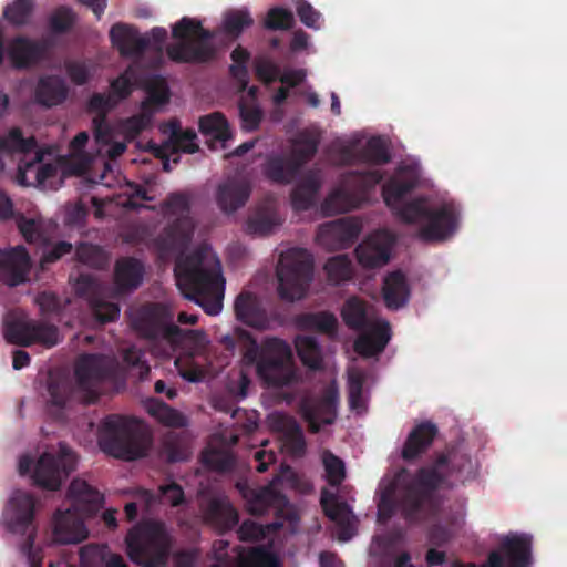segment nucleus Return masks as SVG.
<instances>
[{
  "label": "nucleus",
  "mask_w": 567,
  "mask_h": 567,
  "mask_svg": "<svg viewBox=\"0 0 567 567\" xmlns=\"http://www.w3.org/2000/svg\"><path fill=\"white\" fill-rule=\"evenodd\" d=\"M419 178L417 164L400 167L383 188L384 202L402 220L414 225L422 239L445 240L458 225L456 206L437 195L405 202L406 194L416 186Z\"/></svg>",
  "instance_id": "nucleus-1"
},
{
  "label": "nucleus",
  "mask_w": 567,
  "mask_h": 567,
  "mask_svg": "<svg viewBox=\"0 0 567 567\" xmlns=\"http://www.w3.org/2000/svg\"><path fill=\"white\" fill-rule=\"evenodd\" d=\"M177 286L187 299L195 301L208 315L223 309L224 280L220 264L210 248H202L178 257L175 267Z\"/></svg>",
  "instance_id": "nucleus-2"
},
{
  "label": "nucleus",
  "mask_w": 567,
  "mask_h": 567,
  "mask_svg": "<svg viewBox=\"0 0 567 567\" xmlns=\"http://www.w3.org/2000/svg\"><path fill=\"white\" fill-rule=\"evenodd\" d=\"M449 463L454 465L456 457L439 458L432 467L423 470L413 482L405 471L386 474L381 480L378 491V520L385 522L399 507L409 516L410 509L417 505L420 494L443 484Z\"/></svg>",
  "instance_id": "nucleus-3"
},
{
  "label": "nucleus",
  "mask_w": 567,
  "mask_h": 567,
  "mask_svg": "<svg viewBox=\"0 0 567 567\" xmlns=\"http://www.w3.org/2000/svg\"><path fill=\"white\" fill-rule=\"evenodd\" d=\"M243 347L245 364H255L259 379L268 386L284 388L299 379L290 346L277 338L265 340L258 346L249 334L236 330Z\"/></svg>",
  "instance_id": "nucleus-4"
},
{
  "label": "nucleus",
  "mask_w": 567,
  "mask_h": 567,
  "mask_svg": "<svg viewBox=\"0 0 567 567\" xmlns=\"http://www.w3.org/2000/svg\"><path fill=\"white\" fill-rule=\"evenodd\" d=\"M92 130V138L87 132H80L69 145V169L78 175L86 172L97 159L115 158L126 150L125 142L115 140V131L103 118H93Z\"/></svg>",
  "instance_id": "nucleus-5"
},
{
  "label": "nucleus",
  "mask_w": 567,
  "mask_h": 567,
  "mask_svg": "<svg viewBox=\"0 0 567 567\" xmlns=\"http://www.w3.org/2000/svg\"><path fill=\"white\" fill-rule=\"evenodd\" d=\"M76 457L64 444L50 447L34 463L23 455L18 463L20 475L30 474L34 483L47 489H58L70 472L75 468Z\"/></svg>",
  "instance_id": "nucleus-6"
},
{
  "label": "nucleus",
  "mask_w": 567,
  "mask_h": 567,
  "mask_svg": "<svg viewBox=\"0 0 567 567\" xmlns=\"http://www.w3.org/2000/svg\"><path fill=\"white\" fill-rule=\"evenodd\" d=\"M173 315L164 307L153 306L134 318L135 328L148 338H159L171 347L184 344L194 351H199L207 343V337L202 330L182 331L172 324Z\"/></svg>",
  "instance_id": "nucleus-7"
},
{
  "label": "nucleus",
  "mask_w": 567,
  "mask_h": 567,
  "mask_svg": "<svg viewBox=\"0 0 567 567\" xmlns=\"http://www.w3.org/2000/svg\"><path fill=\"white\" fill-rule=\"evenodd\" d=\"M313 277L311 255L301 248H290L281 252L277 267L278 293L286 301L302 299Z\"/></svg>",
  "instance_id": "nucleus-8"
},
{
  "label": "nucleus",
  "mask_w": 567,
  "mask_h": 567,
  "mask_svg": "<svg viewBox=\"0 0 567 567\" xmlns=\"http://www.w3.org/2000/svg\"><path fill=\"white\" fill-rule=\"evenodd\" d=\"M126 544L133 561L153 567L164 561L168 549V536L161 523L145 522L128 533Z\"/></svg>",
  "instance_id": "nucleus-9"
},
{
  "label": "nucleus",
  "mask_w": 567,
  "mask_h": 567,
  "mask_svg": "<svg viewBox=\"0 0 567 567\" xmlns=\"http://www.w3.org/2000/svg\"><path fill=\"white\" fill-rule=\"evenodd\" d=\"M146 96L141 103L140 113L120 121L115 127V140L127 142L146 130L153 116L163 111L169 101V93L164 79L152 76L145 82Z\"/></svg>",
  "instance_id": "nucleus-10"
},
{
  "label": "nucleus",
  "mask_w": 567,
  "mask_h": 567,
  "mask_svg": "<svg viewBox=\"0 0 567 567\" xmlns=\"http://www.w3.org/2000/svg\"><path fill=\"white\" fill-rule=\"evenodd\" d=\"M174 43L167 52L175 61H204L210 58L215 48L213 38L204 31L198 21L183 18L173 29Z\"/></svg>",
  "instance_id": "nucleus-11"
},
{
  "label": "nucleus",
  "mask_w": 567,
  "mask_h": 567,
  "mask_svg": "<svg viewBox=\"0 0 567 567\" xmlns=\"http://www.w3.org/2000/svg\"><path fill=\"white\" fill-rule=\"evenodd\" d=\"M381 176L372 171L365 176L351 175L336 186L321 206L324 215L349 212L359 207L365 200V193L379 183Z\"/></svg>",
  "instance_id": "nucleus-12"
},
{
  "label": "nucleus",
  "mask_w": 567,
  "mask_h": 567,
  "mask_svg": "<svg viewBox=\"0 0 567 567\" xmlns=\"http://www.w3.org/2000/svg\"><path fill=\"white\" fill-rule=\"evenodd\" d=\"M99 444L105 453L118 458L135 460L146 454V445L131 437L128 420L122 415H110L103 420Z\"/></svg>",
  "instance_id": "nucleus-13"
},
{
  "label": "nucleus",
  "mask_w": 567,
  "mask_h": 567,
  "mask_svg": "<svg viewBox=\"0 0 567 567\" xmlns=\"http://www.w3.org/2000/svg\"><path fill=\"white\" fill-rule=\"evenodd\" d=\"M163 213L171 225L162 249H183L192 240L196 231V226L189 212L188 198L183 194L169 196L163 207Z\"/></svg>",
  "instance_id": "nucleus-14"
},
{
  "label": "nucleus",
  "mask_w": 567,
  "mask_h": 567,
  "mask_svg": "<svg viewBox=\"0 0 567 567\" xmlns=\"http://www.w3.org/2000/svg\"><path fill=\"white\" fill-rule=\"evenodd\" d=\"M3 333L8 342L20 346L39 342L45 347H53L60 341L59 332L54 327L38 326L23 317L8 318Z\"/></svg>",
  "instance_id": "nucleus-15"
},
{
  "label": "nucleus",
  "mask_w": 567,
  "mask_h": 567,
  "mask_svg": "<svg viewBox=\"0 0 567 567\" xmlns=\"http://www.w3.org/2000/svg\"><path fill=\"white\" fill-rule=\"evenodd\" d=\"M87 515L70 506L58 509L52 518V535L56 543L76 544L89 536L84 523Z\"/></svg>",
  "instance_id": "nucleus-16"
},
{
  "label": "nucleus",
  "mask_w": 567,
  "mask_h": 567,
  "mask_svg": "<svg viewBox=\"0 0 567 567\" xmlns=\"http://www.w3.org/2000/svg\"><path fill=\"white\" fill-rule=\"evenodd\" d=\"M317 150V137L306 135L295 142L292 158L285 161L276 157L269 159L266 174L276 182H289L296 172V165L315 154Z\"/></svg>",
  "instance_id": "nucleus-17"
},
{
  "label": "nucleus",
  "mask_w": 567,
  "mask_h": 567,
  "mask_svg": "<svg viewBox=\"0 0 567 567\" xmlns=\"http://www.w3.org/2000/svg\"><path fill=\"white\" fill-rule=\"evenodd\" d=\"M394 237L386 230L375 231L357 248V258L363 268H378L390 260Z\"/></svg>",
  "instance_id": "nucleus-18"
},
{
  "label": "nucleus",
  "mask_w": 567,
  "mask_h": 567,
  "mask_svg": "<svg viewBox=\"0 0 567 567\" xmlns=\"http://www.w3.org/2000/svg\"><path fill=\"white\" fill-rule=\"evenodd\" d=\"M293 477L295 475L290 468H285L280 476L267 487L255 491L247 486L238 485V488L247 501L249 512L252 514H262L269 506L280 507L286 504L285 499L276 493V485L278 483L292 485Z\"/></svg>",
  "instance_id": "nucleus-19"
},
{
  "label": "nucleus",
  "mask_w": 567,
  "mask_h": 567,
  "mask_svg": "<svg viewBox=\"0 0 567 567\" xmlns=\"http://www.w3.org/2000/svg\"><path fill=\"white\" fill-rule=\"evenodd\" d=\"M147 150L152 151L155 156L164 159V169H168V159L172 158L174 163L177 162L176 154L195 153L198 150L196 142V134L190 131H182L179 125L172 123L169 125V140L162 145L148 143Z\"/></svg>",
  "instance_id": "nucleus-20"
},
{
  "label": "nucleus",
  "mask_w": 567,
  "mask_h": 567,
  "mask_svg": "<svg viewBox=\"0 0 567 567\" xmlns=\"http://www.w3.org/2000/svg\"><path fill=\"white\" fill-rule=\"evenodd\" d=\"M33 497L22 491H14L3 512V524L12 533H25L34 512Z\"/></svg>",
  "instance_id": "nucleus-21"
},
{
  "label": "nucleus",
  "mask_w": 567,
  "mask_h": 567,
  "mask_svg": "<svg viewBox=\"0 0 567 567\" xmlns=\"http://www.w3.org/2000/svg\"><path fill=\"white\" fill-rule=\"evenodd\" d=\"M31 268L29 255L23 247L0 250V281L17 286L28 279Z\"/></svg>",
  "instance_id": "nucleus-22"
},
{
  "label": "nucleus",
  "mask_w": 567,
  "mask_h": 567,
  "mask_svg": "<svg viewBox=\"0 0 567 567\" xmlns=\"http://www.w3.org/2000/svg\"><path fill=\"white\" fill-rule=\"evenodd\" d=\"M321 504L327 516L337 525L339 540L348 542L357 529V518L350 507L339 503L328 491L322 492Z\"/></svg>",
  "instance_id": "nucleus-23"
},
{
  "label": "nucleus",
  "mask_w": 567,
  "mask_h": 567,
  "mask_svg": "<svg viewBox=\"0 0 567 567\" xmlns=\"http://www.w3.org/2000/svg\"><path fill=\"white\" fill-rule=\"evenodd\" d=\"M390 338V327L386 321H372L357 339L354 350L362 357H373L383 351Z\"/></svg>",
  "instance_id": "nucleus-24"
},
{
  "label": "nucleus",
  "mask_w": 567,
  "mask_h": 567,
  "mask_svg": "<svg viewBox=\"0 0 567 567\" xmlns=\"http://www.w3.org/2000/svg\"><path fill=\"white\" fill-rule=\"evenodd\" d=\"M359 233L357 225L353 223L340 219L321 225L317 241L320 246L327 249H341L344 248Z\"/></svg>",
  "instance_id": "nucleus-25"
},
{
  "label": "nucleus",
  "mask_w": 567,
  "mask_h": 567,
  "mask_svg": "<svg viewBox=\"0 0 567 567\" xmlns=\"http://www.w3.org/2000/svg\"><path fill=\"white\" fill-rule=\"evenodd\" d=\"M68 502L70 507L89 516L101 506L103 496L86 481L76 478L69 487Z\"/></svg>",
  "instance_id": "nucleus-26"
},
{
  "label": "nucleus",
  "mask_w": 567,
  "mask_h": 567,
  "mask_svg": "<svg viewBox=\"0 0 567 567\" xmlns=\"http://www.w3.org/2000/svg\"><path fill=\"white\" fill-rule=\"evenodd\" d=\"M42 172L40 178V188L56 189L66 176L78 175L69 169V159L66 156H55L51 150L45 151V159L42 163Z\"/></svg>",
  "instance_id": "nucleus-27"
},
{
  "label": "nucleus",
  "mask_w": 567,
  "mask_h": 567,
  "mask_svg": "<svg viewBox=\"0 0 567 567\" xmlns=\"http://www.w3.org/2000/svg\"><path fill=\"white\" fill-rule=\"evenodd\" d=\"M104 358L89 354L79 359L75 368V378L81 390L95 394V385L102 379L105 369Z\"/></svg>",
  "instance_id": "nucleus-28"
},
{
  "label": "nucleus",
  "mask_w": 567,
  "mask_h": 567,
  "mask_svg": "<svg viewBox=\"0 0 567 567\" xmlns=\"http://www.w3.org/2000/svg\"><path fill=\"white\" fill-rule=\"evenodd\" d=\"M112 44L122 55L133 56L146 48L148 41L145 40L132 27L117 23L110 30Z\"/></svg>",
  "instance_id": "nucleus-29"
},
{
  "label": "nucleus",
  "mask_w": 567,
  "mask_h": 567,
  "mask_svg": "<svg viewBox=\"0 0 567 567\" xmlns=\"http://www.w3.org/2000/svg\"><path fill=\"white\" fill-rule=\"evenodd\" d=\"M530 545L532 540L527 535H508L502 540L501 551L511 567H528L532 563Z\"/></svg>",
  "instance_id": "nucleus-30"
},
{
  "label": "nucleus",
  "mask_w": 567,
  "mask_h": 567,
  "mask_svg": "<svg viewBox=\"0 0 567 567\" xmlns=\"http://www.w3.org/2000/svg\"><path fill=\"white\" fill-rule=\"evenodd\" d=\"M235 311L237 318L244 323L264 329L268 319L256 296L245 292L237 297L235 301Z\"/></svg>",
  "instance_id": "nucleus-31"
},
{
  "label": "nucleus",
  "mask_w": 567,
  "mask_h": 567,
  "mask_svg": "<svg viewBox=\"0 0 567 567\" xmlns=\"http://www.w3.org/2000/svg\"><path fill=\"white\" fill-rule=\"evenodd\" d=\"M337 391L331 388L328 398L313 406L311 403H305L302 406L303 414L309 422L312 431L320 430L321 424H330L336 417Z\"/></svg>",
  "instance_id": "nucleus-32"
},
{
  "label": "nucleus",
  "mask_w": 567,
  "mask_h": 567,
  "mask_svg": "<svg viewBox=\"0 0 567 567\" xmlns=\"http://www.w3.org/2000/svg\"><path fill=\"white\" fill-rule=\"evenodd\" d=\"M68 96V87L59 76H43L35 90L37 101L48 107L61 104Z\"/></svg>",
  "instance_id": "nucleus-33"
},
{
  "label": "nucleus",
  "mask_w": 567,
  "mask_h": 567,
  "mask_svg": "<svg viewBox=\"0 0 567 567\" xmlns=\"http://www.w3.org/2000/svg\"><path fill=\"white\" fill-rule=\"evenodd\" d=\"M248 195L249 189L245 183L229 181L219 186L217 203L224 212L231 213L245 204Z\"/></svg>",
  "instance_id": "nucleus-34"
},
{
  "label": "nucleus",
  "mask_w": 567,
  "mask_h": 567,
  "mask_svg": "<svg viewBox=\"0 0 567 567\" xmlns=\"http://www.w3.org/2000/svg\"><path fill=\"white\" fill-rule=\"evenodd\" d=\"M143 279V266L135 259L117 261L115 269V285L120 292L136 288Z\"/></svg>",
  "instance_id": "nucleus-35"
},
{
  "label": "nucleus",
  "mask_w": 567,
  "mask_h": 567,
  "mask_svg": "<svg viewBox=\"0 0 567 567\" xmlns=\"http://www.w3.org/2000/svg\"><path fill=\"white\" fill-rule=\"evenodd\" d=\"M383 298L391 309H398L408 302L409 287L403 274L395 271L384 279Z\"/></svg>",
  "instance_id": "nucleus-36"
},
{
  "label": "nucleus",
  "mask_w": 567,
  "mask_h": 567,
  "mask_svg": "<svg viewBox=\"0 0 567 567\" xmlns=\"http://www.w3.org/2000/svg\"><path fill=\"white\" fill-rule=\"evenodd\" d=\"M435 427L432 424H420L409 435L402 450L404 460H413L422 453L433 441Z\"/></svg>",
  "instance_id": "nucleus-37"
},
{
  "label": "nucleus",
  "mask_w": 567,
  "mask_h": 567,
  "mask_svg": "<svg viewBox=\"0 0 567 567\" xmlns=\"http://www.w3.org/2000/svg\"><path fill=\"white\" fill-rule=\"evenodd\" d=\"M28 155L21 159L18 167L17 181L22 186L40 187V178L42 172V163L45 159V151H37L32 158L28 159Z\"/></svg>",
  "instance_id": "nucleus-38"
},
{
  "label": "nucleus",
  "mask_w": 567,
  "mask_h": 567,
  "mask_svg": "<svg viewBox=\"0 0 567 567\" xmlns=\"http://www.w3.org/2000/svg\"><path fill=\"white\" fill-rule=\"evenodd\" d=\"M199 127L205 136L214 143H220L221 146H224L225 142L231 137L228 123L219 113L202 117L199 121Z\"/></svg>",
  "instance_id": "nucleus-39"
},
{
  "label": "nucleus",
  "mask_w": 567,
  "mask_h": 567,
  "mask_svg": "<svg viewBox=\"0 0 567 567\" xmlns=\"http://www.w3.org/2000/svg\"><path fill=\"white\" fill-rule=\"evenodd\" d=\"M255 96L256 87L251 86L240 97L239 115L245 131L256 130L261 121V111L255 103Z\"/></svg>",
  "instance_id": "nucleus-40"
},
{
  "label": "nucleus",
  "mask_w": 567,
  "mask_h": 567,
  "mask_svg": "<svg viewBox=\"0 0 567 567\" xmlns=\"http://www.w3.org/2000/svg\"><path fill=\"white\" fill-rule=\"evenodd\" d=\"M320 186V178L315 175L305 176L292 194V206L296 210H306L313 203L315 195Z\"/></svg>",
  "instance_id": "nucleus-41"
},
{
  "label": "nucleus",
  "mask_w": 567,
  "mask_h": 567,
  "mask_svg": "<svg viewBox=\"0 0 567 567\" xmlns=\"http://www.w3.org/2000/svg\"><path fill=\"white\" fill-rule=\"evenodd\" d=\"M146 411L155 417L158 422L171 426L182 427L187 424V419L181 412L169 408L168 405L156 401L150 400L145 403Z\"/></svg>",
  "instance_id": "nucleus-42"
},
{
  "label": "nucleus",
  "mask_w": 567,
  "mask_h": 567,
  "mask_svg": "<svg viewBox=\"0 0 567 567\" xmlns=\"http://www.w3.org/2000/svg\"><path fill=\"white\" fill-rule=\"evenodd\" d=\"M207 518L220 529H227L237 524V514L227 499L213 501Z\"/></svg>",
  "instance_id": "nucleus-43"
},
{
  "label": "nucleus",
  "mask_w": 567,
  "mask_h": 567,
  "mask_svg": "<svg viewBox=\"0 0 567 567\" xmlns=\"http://www.w3.org/2000/svg\"><path fill=\"white\" fill-rule=\"evenodd\" d=\"M365 381V374L355 369L351 368L348 373V389H349V403L352 411L362 413L365 411V398L363 394V383Z\"/></svg>",
  "instance_id": "nucleus-44"
},
{
  "label": "nucleus",
  "mask_w": 567,
  "mask_h": 567,
  "mask_svg": "<svg viewBox=\"0 0 567 567\" xmlns=\"http://www.w3.org/2000/svg\"><path fill=\"white\" fill-rule=\"evenodd\" d=\"M238 559V567H281L274 554L260 548H245Z\"/></svg>",
  "instance_id": "nucleus-45"
},
{
  "label": "nucleus",
  "mask_w": 567,
  "mask_h": 567,
  "mask_svg": "<svg viewBox=\"0 0 567 567\" xmlns=\"http://www.w3.org/2000/svg\"><path fill=\"white\" fill-rule=\"evenodd\" d=\"M18 227L22 236L29 240L47 239V234L55 228L51 221L43 223L40 218L21 216L18 219Z\"/></svg>",
  "instance_id": "nucleus-46"
},
{
  "label": "nucleus",
  "mask_w": 567,
  "mask_h": 567,
  "mask_svg": "<svg viewBox=\"0 0 567 567\" xmlns=\"http://www.w3.org/2000/svg\"><path fill=\"white\" fill-rule=\"evenodd\" d=\"M324 272L329 282L333 285L342 284L352 276L351 261L344 255L332 257L326 262Z\"/></svg>",
  "instance_id": "nucleus-47"
},
{
  "label": "nucleus",
  "mask_w": 567,
  "mask_h": 567,
  "mask_svg": "<svg viewBox=\"0 0 567 567\" xmlns=\"http://www.w3.org/2000/svg\"><path fill=\"white\" fill-rule=\"evenodd\" d=\"M295 347L302 363L317 369L321 363V351L317 341L311 337H297Z\"/></svg>",
  "instance_id": "nucleus-48"
},
{
  "label": "nucleus",
  "mask_w": 567,
  "mask_h": 567,
  "mask_svg": "<svg viewBox=\"0 0 567 567\" xmlns=\"http://www.w3.org/2000/svg\"><path fill=\"white\" fill-rule=\"evenodd\" d=\"M137 83V76L134 68H128L118 78L110 84V95L116 104L128 97Z\"/></svg>",
  "instance_id": "nucleus-49"
},
{
  "label": "nucleus",
  "mask_w": 567,
  "mask_h": 567,
  "mask_svg": "<svg viewBox=\"0 0 567 567\" xmlns=\"http://www.w3.org/2000/svg\"><path fill=\"white\" fill-rule=\"evenodd\" d=\"M34 9L32 0H17L3 10L4 19L14 27H21L30 21Z\"/></svg>",
  "instance_id": "nucleus-50"
},
{
  "label": "nucleus",
  "mask_w": 567,
  "mask_h": 567,
  "mask_svg": "<svg viewBox=\"0 0 567 567\" xmlns=\"http://www.w3.org/2000/svg\"><path fill=\"white\" fill-rule=\"evenodd\" d=\"M148 197L140 186L127 183L121 190V193L111 202L105 203V206H110L113 203L117 206L127 208H137L142 205V200H150Z\"/></svg>",
  "instance_id": "nucleus-51"
},
{
  "label": "nucleus",
  "mask_w": 567,
  "mask_h": 567,
  "mask_svg": "<svg viewBox=\"0 0 567 567\" xmlns=\"http://www.w3.org/2000/svg\"><path fill=\"white\" fill-rule=\"evenodd\" d=\"M252 24V18L246 9L227 11L223 20V29L234 38Z\"/></svg>",
  "instance_id": "nucleus-52"
},
{
  "label": "nucleus",
  "mask_w": 567,
  "mask_h": 567,
  "mask_svg": "<svg viewBox=\"0 0 567 567\" xmlns=\"http://www.w3.org/2000/svg\"><path fill=\"white\" fill-rule=\"evenodd\" d=\"M268 424L272 430L284 432L288 440L296 444H300V430L291 417L282 413L275 412L268 416Z\"/></svg>",
  "instance_id": "nucleus-53"
},
{
  "label": "nucleus",
  "mask_w": 567,
  "mask_h": 567,
  "mask_svg": "<svg viewBox=\"0 0 567 567\" xmlns=\"http://www.w3.org/2000/svg\"><path fill=\"white\" fill-rule=\"evenodd\" d=\"M0 147L7 152L29 155V153L35 147V144L32 137L24 138L19 130L13 128L1 138Z\"/></svg>",
  "instance_id": "nucleus-54"
},
{
  "label": "nucleus",
  "mask_w": 567,
  "mask_h": 567,
  "mask_svg": "<svg viewBox=\"0 0 567 567\" xmlns=\"http://www.w3.org/2000/svg\"><path fill=\"white\" fill-rule=\"evenodd\" d=\"M359 146L363 148L362 159L365 162L379 164L388 161V148L385 142L380 137H371L367 141H360Z\"/></svg>",
  "instance_id": "nucleus-55"
},
{
  "label": "nucleus",
  "mask_w": 567,
  "mask_h": 567,
  "mask_svg": "<svg viewBox=\"0 0 567 567\" xmlns=\"http://www.w3.org/2000/svg\"><path fill=\"white\" fill-rule=\"evenodd\" d=\"M341 316L347 326L353 329L361 328L367 318V311L363 303L357 298H350L346 301Z\"/></svg>",
  "instance_id": "nucleus-56"
},
{
  "label": "nucleus",
  "mask_w": 567,
  "mask_h": 567,
  "mask_svg": "<svg viewBox=\"0 0 567 567\" xmlns=\"http://www.w3.org/2000/svg\"><path fill=\"white\" fill-rule=\"evenodd\" d=\"M117 104L113 100V97L107 94L96 93L93 94L87 102V111L93 114V118H103L105 121V115L112 111Z\"/></svg>",
  "instance_id": "nucleus-57"
},
{
  "label": "nucleus",
  "mask_w": 567,
  "mask_h": 567,
  "mask_svg": "<svg viewBox=\"0 0 567 567\" xmlns=\"http://www.w3.org/2000/svg\"><path fill=\"white\" fill-rule=\"evenodd\" d=\"M322 462L328 482L331 485L340 484L346 476L343 462L331 453H324L322 456Z\"/></svg>",
  "instance_id": "nucleus-58"
},
{
  "label": "nucleus",
  "mask_w": 567,
  "mask_h": 567,
  "mask_svg": "<svg viewBox=\"0 0 567 567\" xmlns=\"http://www.w3.org/2000/svg\"><path fill=\"white\" fill-rule=\"evenodd\" d=\"M248 59L249 53L240 47L236 48L231 53L233 63L230 65V72L234 75V78H236L240 82L243 89H245L247 85L246 64L248 62Z\"/></svg>",
  "instance_id": "nucleus-59"
},
{
  "label": "nucleus",
  "mask_w": 567,
  "mask_h": 567,
  "mask_svg": "<svg viewBox=\"0 0 567 567\" xmlns=\"http://www.w3.org/2000/svg\"><path fill=\"white\" fill-rule=\"evenodd\" d=\"M83 560H94L100 558L106 567H126L123 559L118 555L104 554V549L100 547H85L82 549Z\"/></svg>",
  "instance_id": "nucleus-60"
},
{
  "label": "nucleus",
  "mask_w": 567,
  "mask_h": 567,
  "mask_svg": "<svg viewBox=\"0 0 567 567\" xmlns=\"http://www.w3.org/2000/svg\"><path fill=\"white\" fill-rule=\"evenodd\" d=\"M293 22V16L290 11L282 8L269 10L265 20V27L268 29H288Z\"/></svg>",
  "instance_id": "nucleus-61"
},
{
  "label": "nucleus",
  "mask_w": 567,
  "mask_h": 567,
  "mask_svg": "<svg viewBox=\"0 0 567 567\" xmlns=\"http://www.w3.org/2000/svg\"><path fill=\"white\" fill-rule=\"evenodd\" d=\"M75 21V17L70 9L60 8L52 13L50 27L54 32H64L70 29Z\"/></svg>",
  "instance_id": "nucleus-62"
},
{
  "label": "nucleus",
  "mask_w": 567,
  "mask_h": 567,
  "mask_svg": "<svg viewBox=\"0 0 567 567\" xmlns=\"http://www.w3.org/2000/svg\"><path fill=\"white\" fill-rule=\"evenodd\" d=\"M305 326L310 329L330 333L333 332L337 327V319L331 313L322 312L309 317Z\"/></svg>",
  "instance_id": "nucleus-63"
},
{
  "label": "nucleus",
  "mask_w": 567,
  "mask_h": 567,
  "mask_svg": "<svg viewBox=\"0 0 567 567\" xmlns=\"http://www.w3.org/2000/svg\"><path fill=\"white\" fill-rule=\"evenodd\" d=\"M94 312L99 321H112L118 317L120 308L114 302L97 299L93 303Z\"/></svg>",
  "instance_id": "nucleus-64"
}]
</instances>
